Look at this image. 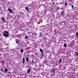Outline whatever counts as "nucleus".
Here are the masks:
<instances>
[{
  "label": "nucleus",
  "instance_id": "f257e3e1",
  "mask_svg": "<svg viewBox=\"0 0 78 78\" xmlns=\"http://www.w3.org/2000/svg\"><path fill=\"white\" fill-rule=\"evenodd\" d=\"M65 10H64L63 11L61 12L60 14V15L62 16H64L65 14Z\"/></svg>",
  "mask_w": 78,
  "mask_h": 78
},
{
  "label": "nucleus",
  "instance_id": "f03ea898",
  "mask_svg": "<svg viewBox=\"0 0 78 78\" xmlns=\"http://www.w3.org/2000/svg\"><path fill=\"white\" fill-rule=\"evenodd\" d=\"M3 36H4V37H9V34L3 33Z\"/></svg>",
  "mask_w": 78,
  "mask_h": 78
},
{
  "label": "nucleus",
  "instance_id": "7ed1b4c3",
  "mask_svg": "<svg viewBox=\"0 0 78 78\" xmlns=\"http://www.w3.org/2000/svg\"><path fill=\"white\" fill-rule=\"evenodd\" d=\"M22 62L23 64H25V63H26V62H25V58H23Z\"/></svg>",
  "mask_w": 78,
  "mask_h": 78
},
{
  "label": "nucleus",
  "instance_id": "20e7f679",
  "mask_svg": "<svg viewBox=\"0 0 78 78\" xmlns=\"http://www.w3.org/2000/svg\"><path fill=\"white\" fill-rule=\"evenodd\" d=\"M34 59H32V60L31 62L32 63V65H34Z\"/></svg>",
  "mask_w": 78,
  "mask_h": 78
},
{
  "label": "nucleus",
  "instance_id": "39448f33",
  "mask_svg": "<svg viewBox=\"0 0 78 78\" xmlns=\"http://www.w3.org/2000/svg\"><path fill=\"white\" fill-rule=\"evenodd\" d=\"M8 10L9 12H10V13H11V14H12V11L11 9H10L9 8L8 9Z\"/></svg>",
  "mask_w": 78,
  "mask_h": 78
},
{
  "label": "nucleus",
  "instance_id": "423d86ee",
  "mask_svg": "<svg viewBox=\"0 0 78 78\" xmlns=\"http://www.w3.org/2000/svg\"><path fill=\"white\" fill-rule=\"evenodd\" d=\"M29 61H30L29 60V57H27L26 58V61L27 62H29Z\"/></svg>",
  "mask_w": 78,
  "mask_h": 78
},
{
  "label": "nucleus",
  "instance_id": "0eeeda50",
  "mask_svg": "<svg viewBox=\"0 0 78 78\" xmlns=\"http://www.w3.org/2000/svg\"><path fill=\"white\" fill-rule=\"evenodd\" d=\"M30 72H31V70L30 69H27V73H30Z\"/></svg>",
  "mask_w": 78,
  "mask_h": 78
},
{
  "label": "nucleus",
  "instance_id": "6e6552de",
  "mask_svg": "<svg viewBox=\"0 0 78 78\" xmlns=\"http://www.w3.org/2000/svg\"><path fill=\"white\" fill-rule=\"evenodd\" d=\"M4 33H5V34H9V32L6 31H5L3 32Z\"/></svg>",
  "mask_w": 78,
  "mask_h": 78
},
{
  "label": "nucleus",
  "instance_id": "1a4fd4ad",
  "mask_svg": "<svg viewBox=\"0 0 78 78\" xmlns=\"http://www.w3.org/2000/svg\"><path fill=\"white\" fill-rule=\"evenodd\" d=\"M15 41L16 44H19V41L18 40H17V39H16Z\"/></svg>",
  "mask_w": 78,
  "mask_h": 78
},
{
  "label": "nucleus",
  "instance_id": "9d476101",
  "mask_svg": "<svg viewBox=\"0 0 78 78\" xmlns=\"http://www.w3.org/2000/svg\"><path fill=\"white\" fill-rule=\"evenodd\" d=\"M5 69H4V72H8V69L6 68H5Z\"/></svg>",
  "mask_w": 78,
  "mask_h": 78
},
{
  "label": "nucleus",
  "instance_id": "9b49d317",
  "mask_svg": "<svg viewBox=\"0 0 78 78\" xmlns=\"http://www.w3.org/2000/svg\"><path fill=\"white\" fill-rule=\"evenodd\" d=\"M25 9H26V11H28V12L29 11V9H28V7H26L25 8Z\"/></svg>",
  "mask_w": 78,
  "mask_h": 78
},
{
  "label": "nucleus",
  "instance_id": "f8f14e48",
  "mask_svg": "<svg viewBox=\"0 0 78 78\" xmlns=\"http://www.w3.org/2000/svg\"><path fill=\"white\" fill-rule=\"evenodd\" d=\"M40 52H41V53H42L44 52V51H43L42 50V49L40 48Z\"/></svg>",
  "mask_w": 78,
  "mask_h": 78
},
{
  "label": "nucleus",
  "instance_id": "ddd939ff",
  "mask_svg": "<svg viewBox=\"0 0 78 78\" xmlns=\"http://www.w3.org/2000/svg\"><path fill=\"white\" fill-rule=\"evenodd\" d=\"M42 33H41V32H40V34H40V36L41 37V36H42Z\"/></svg>",
  "mask_w": 78,
  "mask_h": 78
},
{
  "label": "nucleus",
  "instance_id": "4468645a",
  "mask_svg": "<svg viewBox=\"0 0 78 78\" xmlns=\"http://www.w3.org/2000/svg\"><path fill=\"white\" fill-rule=\"evenodd\" d=\"M2 20L4 21V22H5V18L4 17H3L2 18Z\"/></svg>",
  "mask_w": 78,
  "mask_h": 78
},
{
  "label": "nucleus",
  "instance_id": "2eb2a0df",
  "mask_svg": "<svg viewBox=\"0 0 78 78\" xmlns=\"http://www.w3.org/2000/svg\"><path fill=\"white\" fill-rule=\"evenodd\" d=\"M51 71L52 72H53V73L55 72V69H52L51 70Z\"/></svg>",
  "mask_w": 78,
  "mask_h": 78
},
{
  "label": "nucleus",
  "instance_id": "dca6fc26",
  "mask_svg": "<svg viewBox=\"0 0 78 78\" xmlns=\"http://www.w3.org/2000/svg\"><path fill=\"white\" fill-rule=\"evenodd\" d=\"M20 52H21V53H23V49H22L21 50Z\"/></svg>",
  "mask_w": 78,
  "mask_h": 78
},
{
  "label": "nucleus",
  "instance_id": "f3484780",
  "mask_svg": "<svg viewBox=\"0 0 78 78\" xmlns=\"http://www.w3.org/2000/svg\"><path fill=\"white\" fill-rule=\"evenodd\" d=\"M64 47H67V44H64Z\"/></svg>",
  "mask_w": 78,
  "mask_h": 78
},
{
  "label": "nucleus",
  "instance_id": "a211bd4d",
  "mask_svg": "<svg viewBox=\"0 0 78 78\" xmlns=\"http://www.w3.org/2000/svg\"><path fill=\"white\" fill-rule=\"evenodd\" d=\"M57 10H59V9H60V7H57Z\"/></svg>",
  "mask_w": 78,
  "mask_h": 78
},
{
  "label": "nucleus",
  "instance_id": "6ab92c4d",
  "mask_svg": "<svg viewBox=\"0 0 78 78\" xmlns=\"http://www.w3.org/2000/svg\"><path fill=\"white\" fill-rule=\"evenodd\" d=\"M76 55V56H77L78 57V53L77 52H75Z\"/></svg>",
  "mask_w": 78,
  "mask_h": 78
},
{
  "label": "nucleus",
  "instance_id": "aec40b11",
  "mask_svg": "<svg viewBox=\"0 0 78 78\" xmlns=\"http://www.w3.org/2000/svg\"><path fill=\"white\" fill-rule=\"evenodd\" d=\"M61 61H62V58H60L59 60V63H61Z\"/></svg>",
  "mask_w": 78,
  "mask_h": 78
},
{
  "label": "nucleus",
  "instance_id": "412c9836",
  "mask_svg": "<svg viewBox=\"0 0 78 78\" xmlns=\"http://www.w3.org/2000/svg\"><path fill=\"white\" fill-rule=\"evenodd\" d=\"M27 37H28V36H25V39H27L28 38Z\"/></svg>",
  "mask_w": 78,
  "mask_h": 78
},
{
  "label": "nucleus",
  "instance_id": "4be33fe9",
  "mask_svg": "<svg viewBox=\"0 0 78 78\" xmlns=\"http://www.w3.org/2000/svg\"><path fill=\"white\" fill-rule=\"evenodd\" d=\"M31 58L32 59H33L34 58V55H32L31 56Z\"/></svg>",
  "mask_w": 78,
  "mask_h": 78
},
{
  "label": "nucleus",
  "instance_id": "5701e85b",
  "mask_svg": "<svg viewBox=\"0 0 78 78\" xmlns=\"http://www.w3.org/2000/svg\"><path fill=\"white\" fill-rule=\"evenodd\" d=\"M65 5L66 6H67V2H65Z\"/></svg>",
  "mask_w": 78,
  "mask_h": 78
},
{
  "label": "nucleus",
  "instance_id": "b1692460",
  "mask_svg": "<svg viewBox=\"0 0 78 78\" xmlns=\"http://www.w3.org/2000/svg\"><path fill=\"white\" fill-rule=\"evenodd\" d=\"M76 36H78V33H76Z\"/></svg>",
  "mask_w": 78,
  "mask_h": 78
},
{
  "label": "nucleus",
  "instance_id": "393cba45",
  "mask_svg": "<svg viewBox=\"0 0 78 78\" xmlns=\"http://www.w3.org/2000/svg\"><path fill=\"white\" fill-rule=\"evenodd\" d=\"M71 6H72L73 9V5H71Z\"/></svg>",
  "mask_w": 78,
  "mask_h": 78
},
{
  "label": "nucleus",
  "instance_id": "a878e982",
  "mask_svg": "<svg viewBox=\"0 0 78 78\" xmlns=\"http://www.w3.org/2000/svg\"><path fill=\"white\" fill-rule=\"evenodd\" d=\"M41 55H41L42 56H43V53H41Z\"/></svg>",
  "mask_w": 78,
  "mask_h": 78
},
{
  "label": "nucleus",
  "instance_id": "bb28decb",
  "mask_svg": "<svg viewBox=\"0 0 78 78\" xmlns=\"http://www.w3.org/2000/svg\"><path fill=\"white\" fill-rule=\"evenodd\" d=\"M39 55V54H38V53H36V55Z\"/></svg>",
  "mask_w": 78,
  "mask_h": 78
},
{
  "label": "nucleus",
  "instance_id": "cd10ccee",
  "mask_svg": "<svg viewBox=\"0 0 78 78\" xmlns=\"http://www.w3.org/2000/svg\"><path fill=\"white\" fill-rule=\"evenodd\" d=\"M1 70L2 71H3V69H1Z\"/></svg>",
  "mask_w": 78,
  "mask_h": 78
},
{
  "label": "nucleus",
  "instance_id": "c85d7f7f",
  "mask_svg": "<svg viewBox=\"0 0 78 78\" xmlns=\"http://www.w3.org/2000/svg\"><path fill=\"white\" fill-rule=\"evenodd\" d=\"M52 4H53V5H55V3L54 2H52Z\"/></svg>",
  "mask_w": 78,
  "mask_h": 78
},
{
  "label": "nucleus",
  "instance_id": "c756f323",
  "mask_svg": "<svg viewBox=\"0 0 78 78\" xmlns=\"http://www.w3.org/2000/svg\"><path fill=\"white\" fill-rule=\"evenodd\" d=\"M40 27V28H41V27H43V26H41V27Z\"/></svg>",
  "mask_w": 78,
  "mask_h": 78
},
{
  "label": "nucleus",
  "instance_id": "7c9ffc66",
  "mask_svg": "<svg viewBox=\"0 0 78 78\" xmlns=\"http://www.w3.org/2000/svg\"><path fill=\"white\" fill-rule=\"evenodd\" d=\"M17 55H19V53H17Z\"/></svg>",
  "mask_w": 78,
  "mask_h": 78
},
{
  "label": "nucleus",
  "instance_id": "2f4dec72",
  "mask_svg": "<svg viewBox=\"0 0 78 78\" xmlns=\"http://www.w3.org/2000/svg\"><path fill=\"white\" fill-rule=\"evenodd\" d=\"M48 11H50V9H48Z\"/></svg>",
  "mask_w": 78,
  "mask_h": 78
},
{
  "label": "nucleus",
  "instance_id": "473e14b6",
  "mask_svg": "<svg viewBox=\"0 0 78 78\" xmlns=\"http://www.w3.org/2000/svg\"><path fill=\"white\" fill-rule=\"evenodd\" d=\"M32 35L33 36H34V34H32Z\"/></svg>",
  "mask_w": 78,
  "mask_h": 78
},
{
  "label": "nucleus",
  "instance_id": "72a5a7b5",
  "mask_svg": "<svg viewBox=\"0 0 78 78\" xmlns=\"http://www.w3.org/2000/svg\"><path fill=\"white\" fill-rule=\"evenodd\" d=\"M27 34H29V32L27 33Z\"/></svg>",
  "mask_w": 78,
  "mask_h": 78
},
{
  "label": "nucleus",
  "instance_id": "f704fd0d",
  "mask_svg": "<svg viewBox=\"0 0 78 78\" xmlns=\"http://www.w3.org/2000/svg\"><path fill=\"white\" fill-rule=\"evenodd\" d=\"M49 67H50V65H49Z\"/></svg>",
  "mask_w": 78,
  "mask_h": 78
},
{
  "label": "nucleus",
  "instance_id": "c9c22d12",
  "mask_svg": "<svg viewBox=\"0 0 78 78\" xmlns=\"http://www.w3.org/2000/svg\"><path fill=\"white\" fill-rule=\"evenodd\" d=\"M41 59H42V58H41Z\"/></svg>",
  "mask_w": 78,
  "mask_h": 78
}]
</instances>
